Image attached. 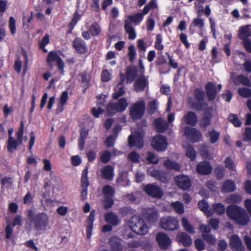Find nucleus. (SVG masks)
I'll list each match as a JSON object with an SVG mask.
<instances>
[{
  "label": "nucleus",
  "mask_w": 251,
  "mask_h": 251,
  "mask_svg": "<svg viewBox=\"0 0 251 251\" xmlns=\"http://www.w3.org/2000/svg\"><path fill=\"white\" fill-rule=\"evenodd\" d=\"M146 111V104L143 100H139L129 108V115L133 121L141 119Z\"/></svg>",
  "instance_id": "nucleus-7"
},
{
  "label": "nucleus",
  "mask_w": 251,
  "mask_h": 251,
  "mask_svg": "<svg viewBox=\"0 0 251 251\" xmlns=\"http://www.w3.org/2000/svg\"><path fill=\"white\" fill-rule=\"evenodd\" d=\"M122 240L115 236L110 237L109 244L112 251H122L124 247L122 243Z\"/></svg>",
  "instance_id": "nucleus-27"
},
{
  "label": "nucleus",
  "mask_w": 251,
  "mask_h": 251,
  "mask_svg": "<svg viewBox=\"0 0 251 251\" xmlns=\"http://www.w3.org/2000/svg\"><path fill=\"white\" fill-rule=\"evenodd\" d=\"M128 105L127 100L126 98H121L115 102L108 103L106 107V111L111 116L115 115L117 113H123Z\"/></svg>",
  "instance_id": "nucleus-6"
},
{
  "label": "nucleus",
  "mask_w": 251,
  "mask_h": 251,
  "mask_svg": "<svg viewBox=\"0 0 251 251\" xmlns=\"http://www.w3.org/2000/svg\"><path fill=\"white\" fill-rule=\"evenodd\" d=\"M227 216L239 225H247L250 218L245 210L236 205H229L226 208Z\"/></svg>",
  "instance_id": "nucleus-1"
},
{
  "label": "nucleus",
  "mask_w": 251,
  "mask_h": 251,
  "mask_svg": "<svg viewBox=\"0 0 251 251\" xmlns=\"http://www.w3.org/2000/svg\"><path fill=\"white\" fill-rule=\"evenodd\" d=\"M24 132V126L23 121L21 123L20 127H19L18 131L16 133V136L17 140L20 141V143H22L23 136Z\"/></svg>",
  "instance_id": "nucleus-60"
},
{
  "label": "nucleus",
  "mask_w": 251,
  "mask_h": 251,
  "mask_svg": "<svg viewBox=\"0 0 251 251\" xmlns=\"http://www.w3.org/2000/svg\"><path fill=\"white\" fill-rule=\"evenodd\" d=\"M202 237L207 243L212 245H215L216 240L213 235L202 233Z\"/></svg>",
  "instance_id": "nucleus-50"
},
{
  "label": "nucleus",
  "mask_w": 251,
  "mask_h": 251,
  "mask_svg": "<svg viewBox=\"0 0 251 251\" xmlns=\"http://www.w3.org/2000/svg\"><path fill=\"white\" fill-rule=\"evenodd\" d=\"M144 15H145V14H144L142 11L141 12L136 13L133 15H129L128 17L129 21L127 20L125 21L124 28L126 33L128 34L129 39L134 40L136 37V33L131 22H133L137 24L140 23L143 20Z\"/></svg>",
  "instance_id": "nucleus-5"
},
{
  "label": "nucleus",
  "mask_w": 251,
  "mask_h": 251,
  "mask_svg": "<svg viewBox=\"0 0 251 251\" xmlns=\"http://www.w3.org/2000/svg\"><path fill=\"white\" fill-rule=\"evenodd\" d=\"M151 145L155 151H164L167 149L168 146L167 138L164 136L156 135L153 137Z\"/></svg>",
  "instance_id": "nucleus-10"
},
{
  "label": "nucleus",
  "mask_w": 251,
  "mask_h": 251,
  "mask_svg": "<svg viewBox=\"0 0 251 251\" xmlns=\"http://www.w3.org/2000/svg\"><path fill=\"white\" fill-rule=\"evenodd\" d=\"M120 211L123 216H126L129 214H134L135 210L130 207L124 206L120 208Z\"/></svg>",
  "instance_id": "nucleus-56"
},
{
  "label": "nucleus",
  "mask_w": 251,
  "mask_h": 251,
  "mask_svg": "<svg viewBox=\"0 0 251 251\" xmlns=\"http://www.w3.org/2000/svg\"><path fill=\"white\" fill-rule=\"evenodd\" d=\"M143 190L148 195L154 198L160 199L163 195L160 188L154 184H147Z\"/></svg>",
  "instance_id": "nucleus-12"
},
{
  "label": "nucleus",
  "mask_w": 251,
  "mask_h": 251,
  "mask_svg": "<svg viewBox=\"0 0 251 251\" xmlns=\"http://www.w3.org/2000/svg\"><path fill=\"white\" fill-rule=\"evenodd\" d=\"M151 176L162 182H165L167 181V178L164 172H161L158 170L153 169L151 171Z\"/></svg>",
  "instance_id": "nucleus-36"
},
{
  "label": "nucleus",
  "mask_w": 251,
  "mask_h": 251,
  "mask_svg": "<svg viewBox=\"0 0 251 251\" xmlns=\"http://www.w3.org/2000/svg\"><path fill=\"white\" fill-rule=\"evenodd\" d=\"M229 245L233 251H244L245 247L239 236L236 234L232 235L229 239Z\"/></svg>",
  "instance_id": "nucleus-18"
},
{
  "label": "nucleus",
  "mask_w": 251,
  "mask_h": 251,
  "mask_svg": "<svg viewBox=\"0 0 251 251\" xmlns=\"http://www.w3.org/2000/svg\"><path fill=\"white\" fill-rule=\"evenodd\" d=\"M49 42L50 36L48 34H46L42 40L38 43L40 49H41L44 52H47L48 51L45 48V47L49 43Z\"/></svg>",
  "instance_id": "nucleus-44"
},
{
  "label": "nucleus",
  "mask_w": 251,
  "mask_h": 251,
  "mask_svg": "<svg viewBox=\"0 0 251 251\" xmlns=\"http://www.w3.org/2000/svg\"><path fill=\"white\" fill-rule=\"evenodd\" d=\"M242 201L241 196L237 194H231L226 198V201L228 203H239Z\"/></svg>",
  "instance_id": "nucleus-41"
},
{
  "label": "nucleus",
  "mask_w": 251,
  "mask_h": 251,
  "mask_svg": "<svg viewBox=\"0 0 251 251\" xmlns=\"http://www.w3.org/2000/svg\"><path fill=\"white\" fill-rule=\"evenodd\" d=\"M154 126L156 131L159 133H163L168 128V124L161 118L155 119L153 121Z\"/></svg>",
  "instance_id": "nucleus-30"
},
{
  "label": "nucleus",
  "mask_w": 251,
  "mask_h": 251,
  "mask_svg": "<svg viewBox=\"0 0 251 251\" xmlns=\"http://www.w3.org/2000/svg\"><path fill=\"white\" fill-rule=\"evenodd\" d=\"M128 50L127 55L129 61L130 62L132 63L134 62L136 55V51L134 46L133 45L129 46L128 47Z\"/></svg>",
  "instance_id": "nucleus-46"
},
{
  "label": "nucleus",
  "mask_w": 251,
  "mask_h": 251,
  "mask_svg": "<svg viewBox=\"0 0 251 251\" xmlns=\"http://www.w3.org/2000/svg\"><path fill=\"white\" fill-rule=\"evenodd\" d=\"M105 221L113 226H117L120 223V221L117 215L112 212H108L104 215Z\"/></svg>",
  "instance_id": "nucleus-31"
},
{
  "label": "nucleus",
  "mask_w": 251,
  "mask_h": 251,
  "mask_svg": "<svg viewBox=\"0 0 251 251\" xmlns=\"http://www.w3.org/2000/svg\"><path fill=\"white\" fill-rule=\"evenodd\" d=\"M236 189V185L233 181L230 179L226 180L221 187V191L223 193H230L234 191Z\"/></svg>",
  "instance_id": "nucleus-32"
},
{
  "label": "nucleus",
  "mask_w": 251,
  "mask_h": 251,
  "mask_svg": "<svg viewBox=\"0 0 251 251\" xmlns=\"http://www.w3.org/2000/svg\"><path fill=\"white\" fill-rule=\"evenodd\" d=\"M157 7V4L155 0H151L149 3L147 4L143 9V12L145 15L147 14L151 10H154Z\"/></svg>",
  "instance_id": "nucleus-42"
},
{
  "label": "nucleus",
  "mask_w": 251,
  "mask_h": 251,
  "mask_svg": "<svg viewBox=\"0 0 251 251\" xmlns=\"http://www.w3.org/2000/svg\"><path fill=\"white\" fill-rule=\"evenodd\" d=\"M148 85V78L144 75H141L136 79L133 84L134 89L136 92H143Z\"/></svg>",
  "instance_id": "nucleus-16"
},
{
  "label": "nucleus",
  "mask_w": 251,
  "mask_h": 251,
  "mask_svg": "<svg viewBox=\"0 0 251 251\" xmlns=\"http://www.w3.org/2000/svg\"><path fill=\"white\" fill-rule=\"evenodd\" d=\"M9 28L12 35H14L16 31V21L14 17H10L9 20Z\"/></svg>",
  "instance_id": "nucleus-61"
},
{
  "label": "nucleus",
  "mask_w": 251,
  "mask_h": 251,
  "mask_svg": "<svg viewBox=\"0 0 251 251\" xmlns=\"http://www.w3.org/2000/svg\"><path fill=\"white\" fill-rule=\"evenodd\" d=\"M211 119L210 117L202 116L200 122V127L203 128L207 127L210 125Z\"/></svg>",
  "instance_id": "nucleus-55"
},
{
  "label": "nucleus",
  "mask_w": 251,
  "mask_h": 251,
  "mask_svg": "<svg viewBox=\"0 0 251 251\" xmlns=\"http://www.w3.org/2000/svg\"><path fill=\"white\" fill-rule=\"evenodd\" d=\"M91 35L93 37L99 36L101 31V27L99 24L97 22H94L88 28Z\"/></svg>",
  "instance_id": "nucleus-35"
},
{
  "label": "nucleus",
  "mask_w": 251,
  "mask_h": 251,
  "mask_svg": "<svg viewBox=\"0 0 251 251\" xmlns=\"http://www.w3.org/2000/svg\"><path fill=\"white\" fill-rule=\"evenodd\" d=\"M129 159L133 163H138L139 162V154L135 151H132L128 154Z\"/></svg>",
  "instance_id": "nucleus-62"
},
{
  "label": "nucleus",
  "mask_w": 251,
  "mask_h": 251,
  "mask_svg": "<svg viewBox=\"0 0 251 251\" xmlns=\"http://www.w3.org/2000/svg\"><path fill=\"white\" fill-rule=\"evenodd\" d=\"M102 192L104 197H114L115 193L114 189L108 184L103 186Z\"/></svg>",
  "instance_id": "nucleus-38"
},
{
  "label": "nucleus",
  "mask_w": 251,
  "mask_h": 251,
  "mask_svg": "<svg viewBox=\"0 0 251 251\" xmlns=\"http://www.w3.org/2000/svg\"><path fill=\"white\" fill-rule=\"evenodd\" d=\"M220 133L215 129L210 130L207 133V137L209 138V141L212 144L216 143L220 138Z\"/></svg>",
  "instance_id": "nucleus-37"
},
{
  "label": "nucleus",
  "mask_w": 251,
  "mask_h": 251,
  "mask_svg": "<svg viewBox=\"0 0 251 251\" xmlns=\"http://www.w3.org/2000/svg\"><path fill=\"white\" fill-rule=\"evenodd\" d=\"M205 89L208 100L210 101L214 100L217 95L215 84L212 82H208L205 85Z\"/></svg>",
  "instance_id": "nucleus-20"
},
{
  "label": "nucleus",
  "mask_w": 251,
  "mask_h": 251,
  "mask_svg": "<svg viewBox=\"0 0 251 251\" xmlns=\"http://www.w3.org/2000/svg\"><path fill=\"white\" fill-rule=\"evenodd\" d=\"M156 241L159 248L162 250H167L171 244L170 238L165 233L159 232L156 236Z\"/></svg>",
  "instance_id": "nucleus-13"
},
{
  "label": "nucleus",
  "mask_w": 251,
  "mask_h": 251,
  "mask_svg": "<svg viewBox=\"0 0 251 251\" xmlns=\"http://www.w3.org/2000/svg\"><path fill=\"white\" fill-rule=\"evenodd\" d=\"M214 174L217 179H221L225 176L224 168L221 166L216 167L214 170Z\"/></svg>",
  "instance_id": "nucleus-52"
},
{
  "label": "nucleus",
  "mask_w": 251,
  "mask_h": 251,
  "mask_svg": "<svg viewBox=\"0 0 251 251\" xmlns=\"http://www.w3.org/2000/svg\"><path fill=\"white\" fill-rule=\"evenodd\" d=\"M80 16L78 12L76 11L74 14L73 17L69 24L68 26H71V28L74 29L78 21L79 20Z\"/></svg>",
  "instance_id": "nucleus-51"
},
{
  "label": "nucleus",
  "mask_w": 251,
  "mask_h": 251,
  "mask_svg": "<svg viewBox=\"0 0 251 251\" xmlns=\"http://www.w3.org/2000/svg\"><path fill=\"white\" fill-rule=\"evenodd\" d=\"M125 93L124 88L123 86H121L118 88V90L112 94V97L113 99L118 100L120 97L123 96Z\"/></svg>",
  "instance_id": "nucleus-58"
},
{
  "label": "nucleus",
  "mask_w": 251,
  "mask_h": 251,
  "mask_svg": "<svg viewBox=\"0 0 251 251\" xmlns=\"http://www.w3.org/2000/svg\"><path fill=\"white\" fill-rule=\"evenodd\" d=\"M176 240L184 247H189L192 243L190 236L184 232H180L176 236Z\"/></svg>",
  "instance_id": "nucleus-25"
},
{
  "label": "nucleus",
  "mask_w": 251,
  "mask_h": 251,
  "mask_svg": "<svg viewBox=\"0 0 251 251\" xmlns=\"http://www.w3.org/2000/svg\"><path fill=\"white\" fill-rule=\"evenodd\" d=\"M225 167L231 171H234L235 169V165L233 161L230 157H226L225 160Z\"/></svg>",
  "instance_id": "nucleus-59"
},
{
  "label": "nucleus",
  "mask_w": 251,
  "mask_h": 251,
  "mask_svg": "<svg viewBox=\"0 0 251 251\" xmlns=\"http://www.w3.org/2000/svg\"><path fill=\"white\" fill-rule=\"evenodd\" d=\"M228 120L235 127H240L242 123L237 115L230 113L228 116Z\"/></svg>",
  "instance_id": "nucleus-43"
},
{
  "label": "nucleus",
  "mask_w": 251,
  "mask_h": 251,
  "mask_svg": "<svg viewBox=\"0 0 251 251\" xmlns=\"http://www.w3.org/2000/svg\"><path fill=\"white\" fill-rule=\"evenodd\" d=\"M184 134L188 138L190 139L193 142H199L201 138L202 134L200 131L195 128H191L187 126L185 128Z\"/></svg>",
  "instance_id": "nucleus-15"
},
{
  "label": "nucleus",
  "mask_w": 251,
  "mask_h": 251,
  "mask_svg": "<svg viewBox=\"0 0 251 251\" xmlns=\"http://www.w3.org/2000/svg\"><path fill=\"white\" fill-rule=\"evenodd\" d=\"M95 210L94 209L92 210L86 220V232L87 237L88 239H89L92 235V232L93 228V224L95 220Z\"/></svg>",
  "instance_id": "nucleus-28"
},
{
  "label": "nucleus",
  "mask_w": 251,
  "mask_h": 251,
  "mask_svg": "<svg viewBox=\"0 0 251 251\" xmlns=\"http://www.w3.org/2000/svg\"><path fill=\"white\" fill-rule=\"evenodd\" d=\"M157 109V104L156 100H152L149 103L148 111L149 113L151 114H154L156 111Z\"/></svg>",
  "instance_id": "nucleus-57"
},
{
  "label": "nucleus",
  "mask_w": 251,
  "mask_h": 251,
  "mask_svg": "<svg viewBox=\"0 0 251 251\" xmlns=\"http://www.w3.org/2000/svg\"><path fill=\"white\" fill-rule=\"evenodd\" d=\"M213 209L219 215H222L225 213V206L221 203L214 204L213 205Z\"/></svg>",
  "instance_id": "nucleus-54"
},
{
  "label": "nucleus",
  "mask_w": 251,
  "mask_h": 251,
  "mask_svg": "<svg viewBox=\"0 0 251 251\" xmlns=\"http://www.w3.org/2000/svg\"><path fill=\"white\" fill-rule=\"evenodd\" d=\"M137 47L140 52L144 53L147 49L146 43L143 39H139L137 41Z\"/></svg>",
  "instance_id": "nucleus-63"
},
{
  "label": "nucleus",
  "mask_w": 251,
  "mask_h": 251,
  "mask_svg": "<svg viewBox=\"0 0 251 251\" xmlns=\"http://www.w3.org/2000/svg\"><path fill=\"white\" fill-rule=\"evenodd\" d=\"M72 46L78 54H85L88 51L86 42L80 37H75L72 43Z\"/></svg>",
  "instance_id": "nucleus-14"
},
{
  "label": "nucleus",
  "mask_w": 251,
  "mask_h": 251,
  "mask_svg": "<svg viewBox=\"0 0 251 251\" xmlns=\"http://www.w3.org/2000/svg\"><path fill=\"white\" fill-rule=\"evenodd\" d=\"M175 211L179 214L184 213V207L183 204L179 201H176L173 204Z\"/></svg>",
  "instance_id": "nucleus-64"
},
{
  "label": "nucleus",
  "mask_w": 251,
  "mask_h": 251,
  "mask_svg": "<svg viewBox=\"0 0 251 251\" xmlns=\"http://www.w3.org/2000/svg\"><path fill=\"white\" fill-rule=\"evenodd\" d=\"M113 197H104L103 201V207L105 209H108L112 207L114 203Z\"/></svg>",
  "instance_id": "nucleus-53"
},
{
  "label": "nucleus",
  "mask_w": 251,
  "mask_h": 251,
  "mask_svg": "<svg viewBox=\"0 0 251 251\" xmlns=\"http://www.w3.org/2000/svg\"><path fill=\"white\" fill-rule=\"evenodd\" d=\"M182 120L186 124L194 126L198 123V119L194 112L189 111L183 116Z\"/></svg>",
  "instance_id": "nucleus-29"
},
{
  "label": "nucleus",
  "mask_w": 251,
  "mask_h": 251,
  "mask_svg": "<svg viewBox=\"0 0 251 251\" xmlns=\"http://www.w3.org/2000/svg\"><path fill=\"white\" fill-rule=\"evenodd\" d=\"M181 223L185 231L190 234H194L195 233V230L194 228V227L189 223V221L187 219L183 218L181 220Z\"/></svg>",
  "instance_id": "nucleus-40"
},
{
  "label": "nucleus",
  "mask_w": 251,
  "mask_h": 251,
  "mask_svg": "<svg viewBox=\"0 0 251 251\" xmlns=\"http://www.w3.org/2000/svg\"><path fill=\"white\" fill-rule=\"evenodd\" d=\"M81 187V200L82 201L86 200L87 196L88 187L90 185L88 179V166H86L82 171L80 178Z\"/></svg>",
  "instance_id": "nucleus-11"
},
{
  "label": "nucleus",
  "mask_w": 251,
  "mask_h": 251,
  "mask_svg": "<svg viewBox=\"0 0 251 251\" xmlns=\"http://www.w3.org/2000/svg\"><path fill=\"white\" fill-rule=\"evenodd\" d=\"M27 216L30 221V224L37 231H45L49 224V217L44 212L34 214L32 209L27 210Z\"/></svg>",
  "instance_id": "nucleus-2"
},
{
  "label": "nucleus",
  "mask_w": 251,
  "mask_h": 251,
  "mask_svg": "<svg viewBox=\"0 0 251 251\" xmlns=\"http://www.w3.org/2000/svg\"><path fill=\"white\" fill-rule=\"evenodd\" d=\"M240 36L243 38H248L251 36V25H246L242 26L239 29Z\"/></svg>",
  "instance_id": "nucleus-39"
},
{
  "label": "nucleus",
  "mask_w": 251,
  "mask_h": 251,
  "mask_svg": "<svg viewBox=\"0 0 251 251\" xmlns=\"http://www.w3.org/2000/svg\"><path fill=\"white\" fill-rule=\"evenodd\" d=\"M239 95L243 98H249L251 97V89L248 88H240L238 90Z\"/></svg>",
  "instance_id": "nucleus-49"
},
{
  "label": "nucleus",
  "mask_w": 251,
  "mask_h": 251,
  "mask_svg": "<svg viewBox=\"0 0 251 251\" xmlns=\"http://www.w3.org/2000/svg\"><path fill=\"white\" fill-rule=\"evenodd\" d=\"M142 215L150 223H155L158 217L157 211L154 208L151 207L144 209Z\"/></svg>",
  "instance_id": "nucleus-21"
},
{
  "label": "nucleus",
  "mask_w": 251,
  "mask_h": 251,
  "mask_svg": "<svg viewBox=\"0 0 251 251\" xmlns=\"http://www.w3.org/2000/svg\"><path fill=\"white\" fill-rule=\"evenodd\" d=\"M22 143L20 141L12 138H8L7 141V149L9 152L12 153L14 150H17L18 147Z\"/></svg>",
  "instance_id": "nucleus-34"
},
{
  "label": "nucleus",
  "mask_w": 251,
  "mask_h": 251,
  "mask_svg": "<svg viewBox=\"0 0 251 251\" xmlns=\"http://www.w3.org/2000/svg\"><path fill=\"white\" fill-rule=\"evenodd\" d=\"M111 155L112 154L110 151H104L100 154V160L102 163L106 164L110 160Z\"/></svg>",
  "instance_id": "nucleus-48"
},
{
  "label": "nucleus",
  "mask_w": 251,
  "mask_h": 251,
  "mask_svg": "<svg viewBox=\"0 0 251 251\" xmlns=\"http://www.w3.org/2000/svg\"><path fill=\"white\" fill-rule=\"evenodd\" d=\"M167 62L166 57L163 54L162 52H161L155 61L156 66L159 67V71L160 74H166L169 72L170 70L168 68L163 66V65L166 64Z\"/></svg>",
  "instance_id": "nucleus-24"
},
{
  "label": "nucleus",
  "mask_w": 251,
  "mask_h": 251,
  "mask_svg": "<svg viewBox=\"0 0 251 251\" xmlns=\"http://www.w3.org/2000/svg\"><path fill=\"white\" fill-rule=\"evenodd\" d=\"M163 165L166 169L169 170H174L175 171L179 172L181 169L180 166L178 163L172 161L170 159L164 160Z\"/></svg>",
  "instance_id": "nucleus-33"
},
{
  "label": "nucleus",
  "mask_w": 251,
  "mask_h": 251,
  "mask_svg": "<svg viewBox=\"0 0 251 251\" xmlns=\"http://www.w3.org/2000/svg\"><path fill=\"white\" fill-rule=\"evenodd\" d=\"M162 37L160 34H158L156 36L154 43V48L157 50L162 51L164 49V45L162 44Z\"/></svg>",
  "instance_id": "nucleus-47"
},
{
  "label": "nucleus",
  "mask_w": 251,
  "mask_h": 251,
  "mask_svg": "<svg viewBox=\"0 0 251 251\" xmlns=\"http://www.w3.org/2000/svg\"><path fill=\"white\" fill-rule=\"evenodd\" d=\"M46 59L47 62L50 68H52L53 66V63L54 62H56L58 70L62 75H64L65 64L56 51H50L48 54Z\"/></svg>",
  "instance_id": "nucleus-8"
},
{
  "label": "nucleus",
  "mask_w": 251,
  "mask_h": 251,
  "mask_svg": "<svg viewBox=\"0 0 251 251\" xmlns=\"http://www.w3.org/2000/svg\"><path fill=\"white\" fill-rule=\"evenodd\" d=\"M128 140L129 146L130 147L135 146L140 149L144 145L143 138L140 135L134 136L130 135L128 137Z\"/></svg>",
  "instance_id": "nucleus-22"
},
{
  "label": "nucleus",
  "mask_w": 251,
  "mask_h": 251,
  "mask_svg": "<svg viewBox=\"0 0 251 251\" xmlns=\"http://www.w3.org/2000/svg\"><path fill=\"white\" fill-rule=\"evenodd\" d=\"M160 226L165 230H175L179 227L178 221L174 217H163L160 220Z\"/></svg>",
  "instance_id": "nucleus-9"
},
{
  "label": "nucleus",
  "mask_w": 251,
  "mask_h": 251,
  "mask_svg": "<svg viewBox=\"0 0 251 251\" xmlns=\"http://www.w3.org/2000/svg\"><path fill=\"white\" fill-rule=\"evenodd\" d=\"M175 181L177 185L183 190L188 189L191 185V181L186 176H177L175 177Z\"/></svg>",
  "instance_id": "nucleus-19"
},
{
  "label": "nucleus",
  "mask_w": 251,
  "mask_h": 251,
  "mask_svg": "<svg viewBox=\"0 0 251 251\" xmlns=\"http://www.w3.org/2000/svg\"><path fill=\"white\" fill-rule=\"evenodd\" d=\"M194 99L188 100V103L191 108L197 111L204 110L207 106V103L204 101L205 93L201 88H197L194 91Z\"/></svg>",
  "instance_id": "nucleus-3"
},
{
  "label": "nucleus",
  "mask_w": 251,
  "mask_h": 251,
  "mask_svg": "<svg viewBox=\"0 0 251 251\" xmlns=\"http://www.w3.org/2000/svg\"><path fill=\"white\" fill-rule=\"evenodd\" d=\"M101 176L102 179L112 181L113 179L114 173L113 167L110 165H107L104 166L100 170Z\"/></svg>",
  "instance_id": "nucleus-23"
},
{
  "label": "nucleus",
  "mask_w": 251,
  "mask_h": 251,
  "mask_svg": "<svg viewBox=\"0 0 251 251\" xmlns=\"http://www.w3.org/2000/svg\"><path fill=\"white\" fill-rule=\"evenodd\" d=\"M186 156L192 161L195 160L196 158V152L192 146H189L186 151Z\"/></svg>",
  "instance_id": "nucleus-45"
},
{
  "label": "nucleus",
  "mask_w": 251,
  "mask_h": 251,
  "mask_svg": "<svg viewBox=\"0 0 251 251\" xmlns=\"http://www.w3.org/2000/svg\"><path fill=\"white\" fill-rule=\"evenodd\" d=\"M212 167L210 163L206 161L199 162L196 166L197 172L201 175H208L211 173Z\"/></svg>",
  "instance_id": "nucleus-17"
},
{
  "label": "nucleus",
  "mask_w": 251,
  "mask_h": 251,
  "mask_svg": "<svg viewBox=\"0 0 251 251\" xmlns=\"http://www.w3.org/2000/svg\"><path fill=\"white\" fill-rule=\"evenodd\" d=\"M131 230L140 235H144L148 232V227L145 221L139 215H134L129 221Z\"/></svg>",
  "instance_id": "nucleus-4"
},
{
  "label": "nucleus",
  "mask_w": 251,
  "mask_h": 251,
  "mask_svg": "<svg viewBox=\"0 0 251 251\" xmlns=\"http://www.w3.org/2000/svg\"><path fill=\"white\" fill-rule=\"evenodd\" d=\"M138 69L135 66H129L126 70V82L131 83L135 80L138 75Z\"/></svg>",
  "instance_id": "nucleus-26"
}]
</instances>
